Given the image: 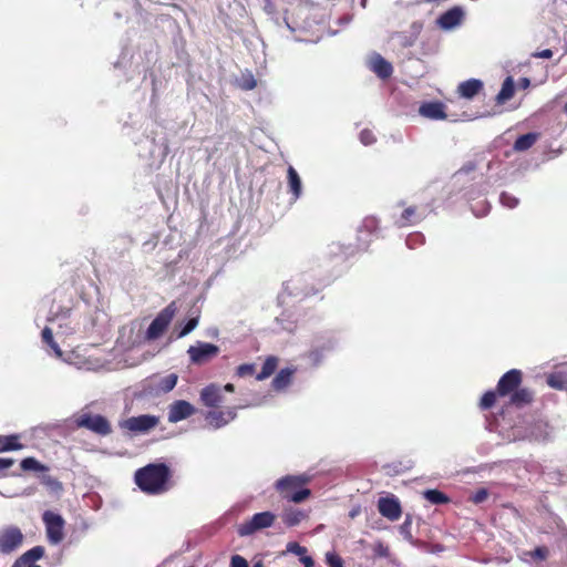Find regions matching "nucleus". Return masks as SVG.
<instances>
[{
    "label": "nucleus",
    "mask_w": 567,
    "mask_h": 567,
    "mask_svg": "<svg viewBox=\"0 0 567 567\" xmlns=\"http://www.w3.org/2000/svg\"><path fill=\"white\" fill-rule=\"evenodd\" d=\"M411 525H412V516L410 514H406L405 520L400 526V532L405 537H411Z\"/></svg>",
    "instance_id": "obj_42"
},
{
    "label": "nucleus",
    "mask_w": 567,
    "mask_h": 567,
    "mask_svg": "<svg viewBox=\"0 0 567 567\" xmlns=\"http://www.w3.org/2000/svg\"><path fill=\"white\" fill-rule=\"evenodd\" d=\"M42 519L45 524L47 537L51 544H59L64 537V519L61 515L51 511L43 513Z\"/></svg>",
    "instance_id": "obj_8"
},
{
    "label": "nucleus",
    "mask_w": 567,
    "mask_h": 567,
    "mask_svg": "<svg viewBox=\"0 0 567 567\" xmlns=\"http://www.w3.org/2000/svg\"><path fill=\"white\" fill-rule=\"evenodd\" d=\"M533 401V393L526 388L517 389L511 394V403L517 408L529 404Z\"/></svg>",
    "instance_id": "obj_24"
},
{
    "label": "nucleus",
    "mask_w": 567,
    "mask_h": 567,
    "mask_svg": "<svg viewBox=\"0 0 567 567\" xmlns=\"http://www.w3.org/2000/svg\"><path fill=\"white\" fill-rule=\"evenodd\" d=\"M230 567H248V563L243 556L234 555L230 560Z\"/></svg>",
    "instance_id": "obj_43"
},
{
    "label": "nucleus",
    "mask_w": 567,
    "mask_h": 567,
    "mask_svg": "<svg viewBox=\"0 0 567 567\" xmlns=\"http://www.w3.org/2000/svg\"><path fill=\"white\" fill-rule=\"evenodd\" d=\"M523 381V373L518 369H512L504 373L497 383L498 396H506L516 391Z\"/></svg>",
    "instance_id": "obj_11"
},
{
    "label": "nucleus",
    "mask_w": 567,
    "mask_h": 567,
    "mask_svg": "<svg viewBox=\"0 0 567 567\" xmlns=\"http://www.w3.org/2000/svg\"><path fill=\"white\" fill-rule=\"evenodd\" d=\"M219 351V347L214 343L198 341L188 348L187 353L193 364L203 365L216 358Z\"/></svg>",
    "instance_id": "obj_7"
},
{
    "label": "nucleus",
    "mask_w": 567,
    "mask_h": 567,
    "mask_svg": "<svg viewBox=\"0 0 567 567\" xmlns=\"http://www.w3.org/2000/svg\"><path fill=\"white\" fill-rule=\"evenodd\" d=\"M423 497L435 505L450 503V497L439 489H426L423 492Z\"/></svg>",
    "instance_id": "obj_28"
},
{
    "label": "nucleus",
    "mask_w": 567,
    "mask_h": 567,
    "mask_svg": "<svg viewBox=\"0 0 567 567\" xmlns=\"http://www.w3.org/2000/svg\"><path fill=\"white\" fill-rule=\"evenodd\" d=\"M549 554V550L545 546L536 547L533 551H530V557L537 560H545L547 559Z\"/></svg>",
    "instance_id": "obj_40"
},
{
    "label": "nucleus",
    "mask_w": 567,
    "mask_h": 567,
    "mask_svg": "<svg viewBox=\"0 0 567 567\" xmlns=\"http://www.w3.org/2000/svg\"><path fill=\"white\" fill-rule=\"evenodd\" d=\"M499 199L502 205L507 208H515L518 205V199L514 195L505 192L501 194Z\"/></svg>",
    "instance_id": "obj_37"
},
{
    "label": "nucleus",
    "mask_w": 567,
    "mask_h": 567,
    "mask_svg": "<svg viewBox=\"0 0 567 567\" xmlns=\"http://www.w3.org/2000/svg\"><path fill=\"white\" fill-rule=\"evenodd\" d=\"M177 312V306L175 301L168 303L162 309L158 315L151 322L150 327L145 332V339L147 341H154L161 338L169 327L172 320Z\"/></svg>",
    "instance_id": "obj_3"
},
{
    "label": "nucleus",
    "mask_w": 567,
    "mask_h": 567,
    "mask_svg": "<svg viewBox=\"0 0 567 567\" xmlns=\"http://www.w3.org/2000/svg\"><path fill=\"white\" fill-rule=\"evenodd\" d=\"M519 84H520V86H522L523 89H526V87H528V86H529L530 81H529V79H527V78H523V79H520V83H519Z\"/></svg>",
    "instance_id": "obj_48"
},
{
    "label": "nucleus",
    "mask_w": 567,
    "mask_h": 567,
    "mask_svg": "<svg viewBox=\"0 0 567 567\" xmlns=\"http://www.w3.org/2000/svg\"><path fill=\"white\" fill-rule=\"evenodd\" d=\"M23 534L17 526H8L0 530V553L10 554L21 546Z\"/></svg>",
    "instance_id": "obj_9"
},
{
    "label": "nucleus",
    "mask_w": 567,
    "mask_h": 567,
    "mask_svg": "<svg viewBox=\"0 0 567 567\" xmlns=\"http://www.w3.org/2000/svg\"><path fill=\"white\" fill-rule=\"evenodd\" d=\"M288 550L291 553H295L297 555H303L307 551V548L303 546H300L298 543H290L288 545Z\"/></svg>",
    "instance_id": "obj_44"
},
{
    "label": "nucleus",
    "mask_w": 567,
    "mask_h": 567,
    "mask_svg": "<svg viewBox=\"0 0 567 567\" xmlns=\"http://www.w3.org/2000/svg\"><path fill=\"white\" fill-rule=\"evenodd\" d=\"M497 395H498L497 390L496 391L491 390V391L485 392L483 394V396L481 398L480 408L482 410H489L491 408H493L496 402Z\"/></svg>",
    "instance_id": "obj_32"
},
{
    "label": "nucleus",
    "mask_w": 567,
    "mask_h": 567,
    "mask_svg": "<svg viewBox=\"0 0 567 567\" xmlns=\"http://www.w3.org/2000/svg\"><path fill=\"white\" fill-rule=\"evenodd\" d=\"M21 468L23 471H42L44 467L34 457H25L21 461Z\"/></svg>",
    "instance_id": "obj_35"
},
{
    "label": "nucleus",
    "mask_w": 567,
    "mask_h": 567,
    "mask_svg": "<svg viewBox=\"0 0 567 567\" xmlns=\"http://www.w3.org/2000/svg\"><path fill=\"white\" fill-rule=\"evenodd\" d=\"M159 424V417L151 414L131 416L118 422L121 430L128 434H143L155 429Z\"/></svg>",
    "instance_id": "obj_4"
},
{
    "label": "nucleus",
    "mask_w": 567,
    "mask_h": 567,
    "mask_svg": "<svg viewBox=\"0 0 567 567\" xmlns=\"http://www.w3.org/2000/svg\"><path fill=\"white\" fill-rule=\"evenodd\" d=\"M463 11L458 7H454L440 16L437 23L442 29H452L458 25L463 19Z\"/></svg>",
    "instance_id": "obj_15"
},
{
    "label": "nucleus",
    "mask_w": 567,
    "mask_h": 567,
    "mask_svg": "<svg viewBox=\"0 0 567 567\" xmlns=\"http://www.w3.org/2000/svg\"><path fill=\"white\" fill-rule=\"evenodd\" d=\"M14 464L13 458H2L0 457V474L4 475V471L10 468Z\"/></svg>",
    "instance_id": "obj_45"
},
{
    "label": "nucleus",
    "mask_w": 567,
    "mask_h": 567,
    "mask_svg": "<svg viewBox=\"0 0 567 567\" xmlns=\"http://www.w3.org/2000/svg\"><path fill=\"white\" fill-rule=\"evenodd\" d=\"M200 400L205 406L216 408L223 400L218 385L212 383L200 391Z\"/></svg>",
    "instance_id": "obj_14"
},
{
    "label": "nucleus",
    "mask_w": 567,
    "mask_h": 567,
    "mask_svg": "<svg viewBox=\"0 0 567 567\" xmlns=\"http://www.w3.org/2000/svg\"><path fill=\"white\" fill-rule=\"evenodd\" d=\"M134 482L147 495H162L172 487V471L165 463H151L135 472Z\"/></svg>",
    "instance_id": "obj_1"
},
{
    "label": "nucleus",
    "mask_w": 567,
    "mask_h": 567,
    "mask_svg": "<svg viewBox=\"0 0 567 567\" xmlns=\"http://www.w3.org/2000/svg\"><path fill=\"white\" fill-rule=\"evenodd\" d=\"M537 138H538L537 133H527V134L520 135L515 141L513 148L516 152L527 151L536 143Z\"/></svg>",
    "instance_id": "obj_26"
},
{
    "label": "nucleus",
    "mask_w": 567,
    "mask_h": 567,
    "mask_svg": "<svg viewBox=\"0 0 567 567\" xmlns=\"http://www.w3.org/2000/svg\"><path fill=\"white\" fill-rule=\"evenodd\" d=\"M75 424L80 429H86L101 436H106L112 433L110 421L101 414L90 412L82 413L75 419Z\"/></svg>",
    "instance_id": "obj_5"
},
{
    "label": "nucleus",
    "mask_w": 567,
    "mask_h": 567,
    "mask_svg": "<svg viewBox=\"0 0 567 567\" xmlns=\"http://www.w3.org/2000/svg\"><path fill=\"white\" fill-rule=\"evenodd\" d=\"M333 346L331 342H329L327 346H322L321 348H315L309 351L308 358L311 360L313 364H319L324 351L332 350Z\"/></svg>",
    "instance_id": "obj_30"
},
{
    "label": "nucleus",
    "mask_w": 567,
    "mask_h": 567,
    "mask_svg": "<svg viewBox=\"0 0 567 567\" xmlns=\"http://www.w3.org/2000/svg\"><path fill=\"white\" fill-rule=\"evenodd\" d=\"M416 216V207H408L402 212L401 218L398 221L399 226L404 227L414 221Z\"/></svg>",
    "instance_id": "obj_33"
},
{
    "label": "nucleus",
    "mask_w": 567,
    "mask_h": 567,
    "mask_svg": "<svg viewBox=\"0 0 567 567\" xmlns=\"http://www.w3.org/2000/svg\"><path fill=\"white\" fill-rule=\"evenodd\" d=\"M296 372V368L281 369L271 382V386L275 391L285 390L292 382V377Z\"/></svg>",
    "instance_id": "obj_19"
},
{
    "label": "nucleus",
    "mask_w": 567,
    "mask_h": 567,
    "mask_svg": "<svg viewBox=\"0 0 567 567\" xmlns=\"http://www.w3.org/2000/svg\"><path fill=\"white\" fill-rule=\"evenodd\" d=\"M514 93H515L514 80L512 76H507L502 84L501 91L496 95L497 104L502 105V104L506 103L508 100H511L514 96Z\"/></svg>",
    "instance_id": "obj_22"
},
{
    "label": "nucleus",
    "mask_w": 567,
    "mask_h": 567,
    "mask_svg": "<svg viewBox=\"0 0 567 567\" xmlns=\"http://www.w3.org/2000/svg\"><path fill=\"white\" fill-rule=\"evenodd\" d=\"M41 336H42V341L45 344H48L58 357H61L62 355V351H61L60 347L58 346V343L54 341L52 330L49 327H45L42 330Z\"/></svg>",
    "instance_id": "obj_29"
},
{
    "label": "nucleus",
    "mask_w": 567,
    "mask_h": 567,
    "mask_svg": "<svg viewBox=\"0 0 567 567\" xmlns=\"http://www.w3.org/2000/svg\"><path fill=\"white\" fill-rule=\"evenodd\" d=\"M224 390L226 392H231L233 393V392H235V385L233 383H227V384L224 385Z\"/></svg>",
    "instance_id": "obj_49"
},
{
    "label": "nucleus",
    "mask_w": 567,
    "mask_h": 567,
    "mask_svg": "<svg viewBox=\"0 0 567 567\" xmlns=\"http://www.w3.org/2000/svg\"><path fill=\"white\" fill-rule=\"evenodd\" d=\"M326 559L329 567H343V561L337 554L328 553Z\"/></svg>",
    "instance_id": "obj_41"
},
{
    "label": "nucleus",
    "mask_w": 567,
    "mask_h": 567,
    "mask_svg": "<svg viewBox=\"0 0 567 567\" xmlns=\"http://www.w3.org/2000/svg\"><path fill=\"white\" fill-rule=\"evenodd\" d=\"M420 114L431 120H445V105L442 102L423 103L419 110Z\"/></svg>",
    "instance_id": "obj_13"
},
{
    "label": "nucleus",
    "mask_w": 567,
    "mask_h": 567,
    "mask_svg": "<svg viewBox=\"0 0 567 567\" xmlns=\"http://www.w3.org/2000/svg\"><path fill=\"white\" fill-rule=\"evenodd\" d=\"M549 384L555 388L557 386L553 379L549 380Z\"/></svg>",
    "instance_id": "obj_51"
},
{
    "label": "nucleus",
    "mask_w": 567,
    "mask_h": 567,
    "mask_svg": "<svg viewBox=\"0 0 567 567\" xmlns=\"http://www.w3.org/2000/svg\"><path fill=\"white\" fill-rule=\"evenodd\" d=\"M256 86V81L251 79L246 85L245 89L252 90Z\"/></svg>",
    "instance_id": "obj_50"
},
{
    "label": "nucleus",
    "mask_w": 567,
    "mask_h": 567,
    "mask_svg": "<svg viewBox=\"0 0 567 567\" xmlns=\"http://www.w3.org/2000/svg\"><path fill=\"white\" fill-rule=\"evenodd\" d=\"M372 71L381 79H388L391 76L393 72V68L390 62L383 59L381 55H377V58L372 61Z\"/></svg>",
    "instance_id": "obj_21"
},
{
    "label": "nucleus",
    "mask_w": 567,
    "mask_h": 567,
    "mask_svg": "<svg viewBox=\"0 0 567 567\" xmlns=\"http://www.w3.org/2000/svg\"><path fill=\"white\" fill-rule=\"evenodd\" d=\"M195 412L196 409L192 403L185 400H177L168 408V421L171 423H177L192 416Z\"/></svg>",
    "instance_id": "obj_12"
},
{
    "label": "nucleus",
    "mask_w": 567,
    "mask_h": 567,
    "mask_svg": "<svg viewBox=\"0 0 567 567\" xmlns=\"http://www.w3.org/2000/svg\"><path fill=\"white\" fill-rule=\"evenodd\" d=\"M287 177L290 192L292 193L293 198L297 199L301 194V179L292 166L288 167Z\"/></svg>",
    "instance_id": "obj_27"
},
{
    "label": "nucleus",
    "mask_w": 567,
    "mask_h": 567,
    "mask_svg": "<svg viewBox=\"0 0 567 567\" xmlns=\"http://www.w3.org/2000/svg\"><path fill=\"white\" fill-rule=\"evenodd\" d=\"M236 417V412L234 409H228L226 411L213 410L207 412L206 420L213 424L215 427H220L227 424L229 421Z\"/></svg>",
    "instance_id": "obj_16"
},
{
    "label": "nucleus",
    "mask_w": 567,
    "mask_h": 567,
    "mask_svg": "<svg viewBox=\"0 0 567 567\" xmlns=\"http://www.w3.org/2000/svg\"><path fill=\"white\" fill-rule=\"evenodd\" d=\"M309 481L306 475H287L278 480L275 487L284 499L301 503L311 495V491L306 487Z\"/></svg>",
    "instance_id": "obj_2"
},
{
    "label": "nucleus",
    "mask_w": 567,
    "mask_h": 567,
    "mask_svg": "<svg viewBox=\"0 0 567 567\" xmlns=\"http://www.w3.org/2000/svg\"><path fill=\"white\" fill-rule=\"evenodd\" d=\"M276 520V515L271 512L256 513L249 520L241 523L238 527L240 536H249L254 533L270 527Z\"/></svg>",
    "instance_id": "obj_6"
},
{
    "label": "nucleus",
    "mask_w": 567,
    "mask_h": 567,
    "mask_svg": "<svg viewBox=\"0 0 567 567\" xmlns=\"http://www.w3.org/2000/svg\"><path fill=\"white\" fill-rule=\"evenodd\" d=\"M254 567H262L260 564H256Z\"/></svg>",
    "instance_id": "obj_53"
},
{
    "label": "nucleus",
    "mask_w": 567,
    "mask_h": 567,
    "mask_svg": "<svg viewBox=\"0 0 567 567\" xmlns=\"http://www.w3.org/2000/svg\"><path fill=\"white\" fill-rule=\"evenodd\" d=\"M360 141L363 145H372L377 138L372 131L364 128L360 132Z\"/></svg>",
    "instance_id": "obj_39"
},
{
    "label": "nucleus",
    "mask_w": 567,
    "mask_h": 567,
    "mask_svg": "<svg viewBox=\"0 0 567 567\" xmlns=\"http://www.w3.org/2000/svg\"><path fill=\"white\" fill-rule=\"evenodd\" d=\"M198 321H199V316L190 318L185 323V326L181 329V331L178 332V338H183V337L187 336L188 333H190L197 327Z\"/></svg>",
    "instance_id": "obj_36"
},
{
    "label": "nucleus",
    "mask_w": 567,
    "mask_h": 567,
    "mask_svg": "<svg viewBox=\"0 0 567 567\" xmlns=\"http://www.w3.org/2000/svg\"><path fill=\"white\" fill-rule=\"evenodd\" d=\"M488 497V491L486 488H478L474 494L471 495L470 501L474 504H481Z\"/></svg>",
    "instance_id": "obj_38"
},
{
    "label": "nucleus",
    "mask_w": 567,
    "mask_h": 567,
    "mask_svg": "<svg viewBox=\"0 0 567 567\" xmlns=\"http://www.w3.org/2000/svg\"><path fill=\"white\" fill-rule=\"evenodd\" d=\"M483 89V82L477 79H470L458 84L457 93L465 99H473Z\"/></svg>",
    "instance_id": "obj_18"
},
{
    "label": "nucleus",
    "mask_w": 567,
    "mask_h": 567,
    "mask_svg": "<svg viewBox=\"0 0 567 567\" xmlns=\"http://www.w3.org/2000/svg\"><path fill=\"white\" fill-rule=\"evenodd\" d=\"M534 58L540 59H550L553 56V51L550 49H545L533 54Z\"/></svg>",
    "instance_id": "obj_46"
},
{
    "label": "nucleus",
    "mask_w": 567,
    "mask_h": 567,
    "mask_svg": "<svg viewBox=\"0 0 567 567\" xmlns=\"http://www.w3.org/2000/svg\"><path fill=\"white\" fill-rule=\"evenodd\" d=\"M278 367V358L275 355H269L266 358L261 371L256 374V379L258 381H262L268 379L270 375L274 374Z\"/></svg>",
    "instance_id": "obj_25"
},
{
    "label": "nucleus",
    "mask_w": 567,
    "mask_h": 567,
    "mask_svg": "<svg viewBox=\"0 0 567 567\" xmlns=\"http://www.w3.org/2000/svg\"><path fill=\"white\" fill-rule=\"evenodd\" d=\"M377 506L381 516L390 522H396L402 516V506L399 498L393 494L380 497Z\"/></svg>",
    "instance_id": "obj_10"
},
{
    "label": "nucleus",
    "mask_w": 567,
    "mask_h": 567,
    "mask_svg": "<svg viewBox=\"0 0 567 567\" xmlns=\"http://www.w3.org/2000/svg\"><path fill=\"white\" fill-rule=\"evenodd\" d=\"M256 372V365L254 363H243L236 369V377L238 378H247L252 377Z\"/></svg>",
    "instance_id": "obj_34"
},
{
    "label": "nucleus",
    "mask_w": 567,
    "mask_h": 567,
    "mask_svg": "<svg viewBox=\"0 0 567 567\" xmlns=\"http://www.w3.org/2000/svg\"><path fill=\"white\" fill-rule=\"evenodd\" d=\"M178 377L175 373H171L163 379H161L158 383V389L165 393L172 391L176 383H177Z\"/></svg>",
    "instance_id": "obj_31"
},
{
    "label": "nucleus",
    "mask_w": 567,
    "mask_h": 567,
    "mask_svg": "<svg viewBox=\"0 0 567 567\" xmlns=\"http://www.w3.org/2000/svg\"><path fill=\"white\" fill-rule=\"evenodd\" d=\"M28 567H41V566H39V565H32V566H28Z\"/></svg>",
    "instance_id": "obj_54"
},
{
    "label": "nucleus",
    "mask_w": 567,
    "mask_h": 567,
    "mask_svg": "<svg viewBox=\"0 0 567 567\" xmlns=\"http://www.w3.org/2000/svg\"><path fill=\"white\" fill-rule=\"evenodd\" d=\"M564 113L567 115V103L564 105Z\"/></svg>",
    "instance_id": "obj_52"
},
{
    "label": "nucleus",
    "mask_w": 567,
    "mask_h": 567,
    "mask_svg": "<svg viewBox=\"0 0 567 567\" xmlns=\"http://www.w3.org/2000/svg\"><path fill=\"white\" fill-rule=\"evenodd\" d=\"M300 558V561L303 564L305 567H313L315 560L310 556H303Z\"/></svg>",
    "instance_id": "obj_47"
},
{
    "label": "nucleus",
    "mask_w": 567,
    "mask_h": 567,
    "mask_svg": "<svg viewBox=\"0 0 567 567\" xmlns=\"http://www.w3.org/2000/svg\"><path fill=\"white\" fill-rule=\"evenodd\" d=\"M44 555L42 546H34L22 554L12 565V567H28L34 565L33 563L41 559Z\"/></svg>",
    "instance_id": "obj_17"
},
{
    "label": "nucleus",
    "mask_w": 567,
    "mask_h": 567,
    "mask_svg": "<svg viewBox=\"0 0 567 567\" xmlns=\"http://www.w3.org/2000/svg\"><path fill=\"white\" fill-rule=\"evenodd\" d=\"M20 435H0V453L9 451H19L23 449V444L19 442Z\"/></svg>",
    "instance_id": "obj_23"
},
{
    "label": "nucleus",
    "mask_w": 567,
    "mask_h": 567,
    "mask_svg": "<svg viewBox=\"0 0 567 567\" xmlns=\"http://www.w3.org/2000/svg\"><path fill=\"white\" fill-rule=\"evenodd\" d=\"M281 518L287 527H293L307 519L308 514L305 511L290 507L284 511Z\"/></svg>",
    "instance_id": "obj_20"
}]
</instances>
